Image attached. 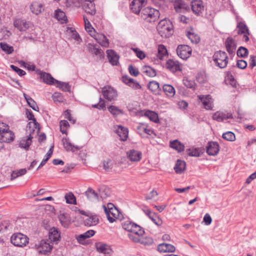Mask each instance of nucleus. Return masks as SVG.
Instances as JSON below:
<instances>
[{
  "label": "nucleus",
  "mask_w": 256,
  "mask_h": 256,
  "mask_svg": "<svg viewBox=\"0 0 256 256\" xmlns=\"http://www.w3.org/2000/svg\"><path fill=\"white\" fill-rule=\"evenodd\" d=\"M170 146L172 148L178 150V152H181L184 150V145L180 142L178 140H174L171 142Z\"/></svg>",
  "instance_id": "nucleus-45"
},
{
  "label": "nucleus",
  "mask_w": 256,
  "mask_h": 256,
  "mask_svg": "<svg viewBox=\"0 0 256 256\" xmlns=\"http://www.w3.org/2000/svg\"><path fill=\"white\" fill-rule=\"evenodd\" d=\"M137 132L140 135H142L144 133L148 135H152L154 133V131L148 128V126L146 124H140L137 126Z\"/></svg>",
  "instance_id": "nucleus-30"
},
{
  "label": "nucleus",
  "mask_w": 256,
  "mask_h": 256,
  "mask_svg": "<svg viewBox=\"0 0 256 256\" xmlns=\"http://www.w3.org/2000/svg\"><path fill=\"white\" fill-rule=\"evenodd\" d=\"M118 134L121 140H126L128 137V131L127 128L119 126L118 129Z\"/></svg>",
  "instance_id": "nucleus-38"
},
{
  "label": "nucleus",
  "mask_w": 256,
  "mask_h": 256,
  "mask_svg": "<svg viewBox=\"0 0 256 256\" xmlns=\"http://www.w3.org/2000/svg\"><path fill=\"white\" fill-rule=\"evenodd\" d=\"M58 219L61 224L64 228H68L70 224V218L67 213H61L58 216Z\"/></svg>",
  "instance_id": "nucleus-29"
},
{
  "label": "nucleus",
  "mask_w": 256,
  "mask_h": 256,
  "mask_svg": "<svg viewBox=\"0 0 256 256\" xmlns=\"http://www.w3.org/2000/svg\"><path fill=\"white\" fill-rule=\"evenodd\" d=\"M52 98L54 102H62L64 100L62 94L58 92H56L52 94Z\"/></svg>",
  "instance_id": "nucleus-61"
},
{
  "label": "nucleus",
  "mask_w": 256,
  "mask_h": 256,
  "mask_svg": "<svg viewBox=\"0 0 256 256\" xmlns=\"http://www.w3.org/2000/svg\"><path fill=\"white\" fill-rule=\"evenodd\" d=\"M140 16L147 22H154L159 18L160 12L154 8L146 7L142 9Z\"/></svg>",
  "instance_id": "nucleus-2"
},
{
  "label": "nucleus",
  "mask_w": 256,
  "mask_h": 256,
  "mask_svg": "<svg viewBox=\"0 0 256 256\" xmlns=\"http://www.w3.org/2000/svg\"><path fill=\"white\" fill-rule=\"evenodd\" d=\"M14 138V133L9 130L8 124L0 122V142L9 143L12 142Z\"/></svg>",
  "instance_id": "nucleus-4"
},
{
  "label": "nucleus",
  "mask_w": 256,
  "mask_h": 256,
  "mask_svg": "<svg viewBox=\"0 0 256 256\" xmlns=\"http://www.w3.org/2000/svg\"><path fill=\"white\" fill-rule=\"evenodd\" d=\"M96 40L102 46L108 48L109 46L108 40L102 34H99Z\"/></svg>",
  "instance_id": "nucleus-36"
},
{
  "label": "nucleus",
  "mask_w": 256,
  "mask_h": 256,
  "mask_svg": "<svg viewBox=\"0 0 256 256\" xmlns=\"http://www.w3.org/2000/svg\"><path fill=\"white\" fill-rule=\"evenodd\" d=\"M0 48L8 54H12L14 50V48L12 46H10L5 42H0Z\"/></svg>",
  "instance_id": "nucleus-49"
},
{
  "label": "nucleus",
  "mask_w": 256,
  "mask_h": 256,
  "mask_svg": "<svg viewBox=\"0 0 256 256\" xmlns=\"http://www.w3.org/2000/svg\"><path fill=\"white\" fill-rule=\"evenodd\" d=\"M148 88L156 94H159L160 90L159 84L156 81L150 82L148 84Z\"/></svg>",
  "instance_id": "nucleus-39"
},
{
  "label": "nucleus",
  "mask_w": 256,
  "mask_h": 256,
  "mask_svg": "<svg viewBox=\"0 0 256 256\" xmlns=\"http://www.w3.org/2000/svg\"><path fill=\"white\" fill-rule=\"evenodd\" d=\"M10 240L15 246L24 247L28 242V238L21 233H17L12 235Z\"/></svg>",
  "instance_id": "nucleus-6"
},
{
  "label": "nucleus",
  "mask_w": 256,
  "mask_h": 256,
  "mask_svg": "<svg viewBox=\"0 0 256 256\" xmlns=\"http://www.w3.org/2000/svg\"><path fill=\"white\" fill-rule=\"evenodd\" d=\"M95 232L94 230H88L82 234L80 235H76L75 237L79 244L84 245L86 244V239L93 236Z\"/></svg>",
  "instance_id": "nucleus-16"
},
{
  "label": "nucleus",
  "mask_w": 256,
  "mask_h": 256,
  "mask_svg": "<svg viewBox=\"0 0 256 256\" xmlns=\"http://www.w3.org/2000/svg\"><path fill=\"white\" fill-rule=\"evenodd\" d=\"M102 92L104 98L108 101L114 100L118 97L116 90L110 86L103 88Z\"/></svg>",
  "instance_id": "nucleus-8"
},
{
  "label": "nucleus",
  "mask_w": 256,
  "mask_h": 256,
  "mask_svg": "<svg viewBox=\"0 0 256 256\" xmlns=\"http://www.w3.org/2000/svg\"><path fill=\"white\" fill-rule=\"evenodd\" d=\"M30 10L32 14L38 15L44 10V4L38 2H34L30 6Z\"/></svg>",
  "instance_id": "nucleus-21"
},
{
  "label": "nucleus",
  "mask_w": 256,
  "mask_h": 256,
  "mask_svg": "<svg viewBox=\"0 0 256 256\" xmlns=\"http://www.w3.org/2000/svg\"><path fill=\"white\" fill-rule=\"evenodd\" d=\"M191 6L192 12L197 15L202 13L204 8L203 2L200 0L192 1L191 2Z\"/></svg>",
  "instance_id": "nucleus-20"
},
{
  "label": "nucleus",
  "mask_w": 256,
  "mask_h": 256,
  "mask_svg": "<svg viewBox=\"0 0 256 256\" xmlns=\"http://www.w3.org/2000/svg\"><path fill=\"white\" fill-rule=\"evenodd\" d=\"M166 68L172 73L182 70V66L180 62L176 60L169 59L166 64Z\"/></svg>",
  "instance_id": "nucleus-11"
},
{
  "label": "nucleus",
  "mask_w": 256,
  "mask_h": 256,
  "mask_svg": "<svg viewBox=\"0 0 256 256\" xmlns=\"http://www.w3.org/2000/svg\"><path fill=\"white\" fill-rule=\"evenodd\" d=\"M24 96L26 99L28 105L32 108L36 112L39 111V108L36 103V102L29 96L26 94H24Z\"/></svg>",
  "instance_id": "nucleus-37"
},
{
  "label": "nucleus",
  "mask_w": 256,
  "mask_h": 256,
  "mask_svg": "<svg viewBox=\"0 0 256 256\" xmlns=\"http://www.w3.org/2000/svg\"><path fill=\"white\" fill-rule=\"evenodd\" d=\"M96 248L98 252L104 254H110L112 252V250L110 246L102 242H97L96 244Z\"/></svg>",
  "instance_id": "nucleus-24"
},
{
  "label": "nucleus",
  "mask_w": 256,
  "mask_h": 256,
  "mask_svg": "<svg viewBox=\"0 0 256 256\" xmlns=\"http://www.w3.org/2000/svg\"><path fill=\"white\" fill-rule=\"evenodd\" d=\"M144 233V230L140 226L136 224L134 226V228H133L131 234H134L139 236H143Z\"/></svg>",
  "instance_id": "nucleus-62"
},
{
  "label": "nucleus",
  "mask_w": 256,
  "mask_h": 256,
  "mask_svg": "<svg viewBox=\"0 0 256 256\" xmlns=\"http://www.w3.org/2000/svg\"><path fill=\"white\" fill-rule=\"evenodd\" d=\"M60 234L58 228L53 227L48 232V241L57 243L60 240Z\"/></svg>",
  "instance_id": "nucleus-18"
},
{
  "label": "nucleus",
  "mask_w": 256,
  "mask_h": 256,
  "mask_svg": "<svg viewBox=\"0 0 256 256\" xmlns=\"http://www.w3.org/2000/svg\"><path fill=\"white\" fill-rule=\"evenodd\" d=\"M88 51L92 54H94L96 56H101L103 55L104 52L96 44H88Z\"/></svg>",
  "instance_id": "nucleus-35"
},
{
  "label": "nucleus",
  "mask_w": 256,
  "mask_h": 256,
  "mask_svg": "<svg viewBox=\"0 0 256 256\" xmlns=\"http://www.w3.org/2000/svg\"><path fill=\"white\" fill-rule=\"evenodd\" d=\"M64 198L67 204H76V198L72 192L66 194Z\"/></svg>",
  "instance_id": "nucleus-50"
},
{
  "label": "nucleus",
  "mask_w": 256,
  "mask_h": 256,
  "mask_svg": "<svg viewBox=\"0 0 256 256\" xmlns=\"http://www.w3.org/2000/svg\"><path fill=\"white\" fill-rule=\"evenodd\" d=\"M225 82L226 84L231 85L232 87H236V82L230 72H228L225 77Z\"/></svg>",
  "instance_id": "nucleus-51"
},
{
  "label": "nucleus",
  "mask_w": 256,
  "mask_h": 256,
  "mask_svg": "<svg viewBox=\"0 0 256 256\" xmlns=\"http://www.w3.org/2000/svg\"><path fill=\"white\" fill-rule=\"evenodd\" d=\"M104 211L108 221L112 223L120 216V212L112 203L108 204L107 206L103 205Z\"/></svg>",
  "instance_id": "nucleus-5"
},
{
  "label": "nucleus",
  "mask_w": 256,
  "mask_h": 256,
  "mask_svg": "<svg viewBox=\"0 0 256 256\" xmlns=\"http://www.w3.org/2000/svg\"><path fill=\"white\" fill-rule=\"evenodd\" d=\"M85 195L92 202H97L99 200L98 194L90 188H88L85 192Z\"/></svg>",
  "instance_id": "nucleus-32"
},
{
  "label": "nucleus",
  "mask_w": 256,
  "mask_h": 256,
  "mask_svg": "<svg viewBox=\"0 0 256 256\" xmlns=\"http://www.w3.org/2000/svg\"><path fill=\"white\" fill-rule=\"evenodd\" d=\"M146 4V0H132L130 4V8L132 12L139 14Z\"/></svg>",
  "instance_id": "nucleus-9"
},
{
  "label": "nucleus",
  "mask_w": 256,
  "mask_h": 256,
  "mask_svg": "<svg viewBox=\"0 0 256 256\" xmlns=\"http://www.w3.org/2000/svg\"><path fill=\"white\" fill-rule=\"evenodd\" d=\"M106 54L109 62L113 66H117L119 62V56L112 50H108Z\"/></svg>",
  "instance_id": "nucleus-22"
},
{
  "label": "nucleus",
  "mask_w": 256,
  "mask_h": 256,
  "mask_svg": "<svg viewBox=\"0 0 256 256\" xmlns=\"http://www.w3.org/2000/svg\"><path fill=\"white\" fill-rule=\"evenodd\" d=\"M126 156L130 161L137 162L141 160L142 154L139 150L132 149L127 152Z\"/></svg>",
  "instance_id": "nucleus-13"
},
{
  "label": "nucleus",
  "mask_w": 256,
  "mask_h": 256,
  "mask_svg": "<svg viewBox=\"0 0 256 256\" xmlns=\"http://www.w3.org/2000/svg\"><path fill=\"white\" fill-rule=\"evenodd\" d=\"M192 50L188 45H179L176 48L178 56L182 60H186L192 54Z\"/></svg>",
  "instance_id": "nucleus-7"
},
{
  "label": "nucleus",
  "mask_w": 256,
  "mask_h": 256,
  "mask_svg": "<svg viewBox=\"0 0 256 256\" xmlns=\"http://www.w3.org/2000/svg\"><path fill=\"white\" fill-rule=\"evenodd\" d=\"M152 221L158 226H160L162 224V220L155 213H153L152 215L149 218Z\"/></svg>",
  "instance_id": "nucleus-59"
},
{
  "label": "nucleus",
  "mask_w": 256,
  "mask_h": 256,
  "mask_svg": "<svg viewBox=\"0 0 256 256\" xmlns=\"http://www.w3.org/2000/svg\"><path fill=\"white\" fill-rule=\"evenodd\" d=\"M238 28V34H250L248 28L244 22H240L238 23L237 25Z\"/></svg>",
  "instance_id": "nucleus-47"
},
{
  "label": "nucleus",
  "mask_w": 256,
  "mask_h": 256,
  "mask_svg": "<svg viewBox=\"0 0 256 256\" xmlns=\"http://www.w3.org/2000/svg\"><path fill=\"white\" fill-rule=\"evenodd\" d=\"M14 24L15 28H17L20 31H26L28 30L30 25L28 22L22 19H16L14 21Z\"/></svg>",
  "instance_id": "nucleus-19"
},
{
  "label": "nucleus",
  "mask_w": 256,
  "mask_h": 256,
  "mask_svg": "<svg viewBox=\"0 0 256 256\" xmlns=\"http://www.w3.org/2000/svg\"><path fill=\"white\" fill-rule=\"evenodd\" d=\"M212 60L215 66L220 68H226L228 62L227 54L222 50L216 52L212 56Z\"/></svg>",
  "instance_id": "nucleus-3"
},
{
  "label": "nucleus",
  "mask_w": 256,
  "mask_h": 256,
  "mask_svg": "<svg viewBox=\"0 0 256 256\" xmlns=\"http://www.w3.org/2000/svg\"><path fill=\"white\" fill-rule=\"evenodd\" d=\"M186 36L192 43L197 44L200 41V38L198 36L194 33L188 32L186 34Z\"/></svg>",
  "instance_id": "nucleus-55"
},
{
  "label": "nucleus",
  "mask_w": 256,
  "mask_h": 256,
  "mask_svg": "<svg viewBox=\"0 0 256 256\" xmlns=\"http://www.w3.org/2000/svg\"><path fill=\"white\" fill-rule=\"evenodd\" d=\"M158 194L156 191L152 190L150 193L147 194L145 196L146 200H154L155 198L157 197Z\"/></svg>",
  "instance_id": "nucleus-64"
},
{
  "label": "nucleus",
  "mask_w": 256,
  "mask_h": 256,
  "mask_svg": "<svg viewBox=\"0 0 256 256\" xmlns=\"http://www.w3.org/2000/svg\"><path fill=\"white\" fill-rule=\"evenodd\" d=\"M144 116L148 118L151 121L157 122L158 121V116L153 111L147 110L144 112Z\"/></svg>",
  "instance_id": "nucleus-48"
},
{
  "label": "nucleus",
  "mask_w": 256,
  "mask_h": 256,
  "mask_svg": "<svg viewBox=\"0 0 256 256\" xmlns=\"http://www.w3.org/2000/svg\"><path fill=\"white\" fill-rule=\"evenodd\" d=\"M222 138L230 142H234L236 140V136L234 132L228 131L222 134Z\"/></svg>",
  "instance_id": "nucleus-54"
},
{
  "label": "nucleus",
  "mask_w": 256,
  "mask_h": 256,
  "mask_svg": "<svg viewBox=\"0 0 256 256\" xmlns=\"http://www.w3.org/2000/svg\"><path fill=\"white\" fill-rule=\"evenodd\" d=\"M186 166V164L184 161L178 160L174 169L177 174H181L185 170Z\"/></svg>",
  "instance_id": "nucleus-41"
},
{
  "label": "nucleus",
  "mask_w": 256,
  "mask_h": 256,
  "mask_svg": "<svg viewBox=\"0 0 256 256\" xmlns=\"http://www.w3.org/2000/svg\"><path fill=\"white\" fill-rule=\"evenodd\" d=\"M108 109L114 118H116L118 116L123 114H124L122 110L114 106H110L108 108Z\"/></svg>",
  "instance_id": "nucleus-43"
},
{
  "label": "nucleus",
  "mask_w": 256,
  "mask_h": 256,
  "mask_svg": "<svg viewBox=\"0 0 256 256\" xmlns=\"http://www.w3.org/2000/svg\"><path fill=\"white\" fill-rule=\"evenodd\" d=\"M56 86L62 89L64 92H70V86L67 82H61L58 80H56Z\"/></svg>",
  "instance_id": "nucleus-52"
},
{
  "label": "nucleus",
  "mask_w": 256,
  "mask_h": 256,
  "mask_svg": "<svg viewBox=\"0 0 256 256\" xmlns=\"http://www.w3.org/2000/svg\"><path fill=\"white\" fill-rule=\"evenodd\" d=\"M82 8L85 12L90 15H94L96 12L95 4L92 2H84Z\"/></svg>",
  "instance_id": "nucleus-26"
},
{
  "label": "nucleus",
  "mask_w": 256,
  "mask_h": 256,
  "mask_svg": "<svg viewBox=\"0 0 256 256\" xmlns=\"http://www.w3.org/2000/svg\"><path fill=\"white\" fill-rule=\"evenodd\" d=\"M163 90L165 94L168 96H174L175 94V90L170 84H165L162 87Z\"/></svg>",
  "instance_id": "nucleus-42"
},
{
  "label": "nucleus",
  "mask_w": 256,
  "mask_h": 256,
  "mask_svg": "<svg viewBox=\"0 0 256 256\" xmlns=\"http://www.w3.org/2000/svg\"><path fill=\"white\" fill-rule=\"evenodd\" d=\"M232 114L226 112L218 111L212 116L213 120L220 122L229 118H232Z\"/></svg>",
  "instance_id": "nucleus-17"
},
{
  "label": "nucleus",
  "mask_w": 256,
  "mask_h": 256,
  "mask_svg": "<svg viewBox=\"0 0 256 256\" xmlns=\"http://www.w3.org/2000/svg\"><path fill=\"white\" fill-rule=\"evenodd\" d=\"M174 6L175 10L178 12H182L189 8L188 4L185 3L182 0H176L174 2Z\"/></svg>",
  "instance_id": "nucleus-28"
},
{
  "label": "nucleus",
  "mask_w": 256,
  "mask_h": 256,
  "mask_svg": "<svg viewBox=\"0 0 256 256\" xmlns=\"http://www.w3.org/2000/svg\"><path fill=\"white\" fill-rule=\"evenodd\" d=\"M54 18H56L58 20L60 21L61 23H64L67 21V18L65 13L60 9L56 10L54 14Z\"/></svg>",
  "instance_id": "nucleus-44"
},
{
  "label": "nucleus",
  "mask_w": 256,
  "mask_h": 256,
  "mask_svg": "<svg viewBox=\"0 0 256 256\" xmlns=\"http://www.w3.org/2000/svg\"><path fill=\"white\" fill-rule=\"evenodd\" d=\"M158 250L160 252H172L175 251L176 248L171 244L163 243L158 245Z\"/></svg>",
  "instance_id": "nucleus-25"
},
{
  "label": "nucleus",
  "mask_w": 256,
  "mask_h": 256,
  "mask_svg": "<svg viewBox=\"0 0 256 256\" xmlns=\"http://www.w3.org/2000/svg\"><path fill=\"white\" fill-rule=\"evenodd\" d=\"M135 224H136L132 222L126 220L122 223V226L124 229L132 233Z\"/></svg>",
  "instance_id": "nucleus-53"
},
{
  "label": "nucleus",
  "mask_w": 256,
  "mask_h": 256,
  "mask_svg": "<svg viewBox=\"0 0 256 256\" xmlns=\"http://www.w3.org/2000/svg\"><path fill=\"white\" fill-rule=\"evenodd\" d=\"M62 142L64 149L67 151H72L74 152L80 149V147L78 146H74L70 143L69 139L68 138H63L62 139Z\"/></svg>",
  "instance_id": "nucleus-27"
},
{
  "label": "nucleus",
  "mask_w": 256,
  "mask_h": 256,
  "mask_svg": "<svg viewBox=\"0 0 256 256\" xmlns=\"http://www.w3.org/2000/svg\"><path fill=\"white\" fill-rule=\"evenodd\" d=\"M132 50L134 52L136 56L140 60H143L146 58L144 52L138 48H132Z\"/></svg>",
  "instance_id": "nucleus-63"
},
{
  "label": "nucleus",
  "mask_w": 256,
  "mask_h": 256,
  "mask_svg": "<svg viewBox=\"0 0 256 256\" xmlns=\"http://www.w3.org/2000/svg\"><path fill=\"white\" fill-rule=\"evenodd\" d=\"M32 131H28L27 132L29 133L26 136L22 138L19 142V147L23 148L28 150L32 144Z\"/></svg>",
  "instance_id": "nucleus-15"
},
{
  "label": "nucleus",
  "mask_w": 256,
  "mask_h": 256,
  "mask_svg": "<svg viewBox=\"0 0 256 256\" xmlns=\"http://www.w3.org/2000/svg\"><path fill=\"white\" fill-rule=\"evenodd\" d=\"M142 70L144 74L150 77H154L156 74V70L150 66H142Z\"/></svg>",
  "instance_id": "nucleus-40"
},
{
  "label": "nucleus",
  "mask_w": 256,
  "mask_h": 256,
  "mask_svg": "<svg viewBox=\"0 0 256 256\" xmlns=\"http://www.w3.org/2000/svg\"><path fill=\"white\" fill-rule=\"evenodd\" d=\"M10 226V224L8 220H2L0 222V232H4L6 230H7Z\"/></svg>",
  "instance_id": "nucleus-60"
},
{
  "label": "nucleus",
  "mask_w": 256,
  "mask_h": 256,
  "mask_svg": "<svg viewBox=\"0 0 256 256\" xmlns=\"http://www.w3.org/2000/svg\"><path fill=\"white\" fill-rule=\"evenodd\" d=\"M60 130L62 133L67 134L66 130L70 126V124L68 121L66 120H62L60 122Z\"/></svg>",
  "instance_id": "nucleus-56"
},
{
  "label": "nucleus",
  "mask_w": 256,
  "mask_h": 256,
  "mask_svg": "<svg viewBox=\"0 0 256 256\" xmlns=\"http://www.w3.org/2000/svg\"><path fill=\"white\" fill-rule=\"evenodd\" d=\"M199 99L201 100L204 108L207 110H212V101L210 95L199 96Z\"/></svg>",
  "instance_id": "nucleus-23"
},
{
  "label": "nucleus",
  "mask_w": 256,
  "mask_h": 256,
  "mask_svg": "<svg viewBox=\"0 0 256 256\" xmlns=\"http://www.w3.org/2000/svg\"><path fill=\"white\" fill-rule=\"evenodd\" d=\"M26 114L29 120H32L33 121L32 122H31L28 123V124L29 126H28H28L26 127V132L32 131V132H34V128H32V130L31 129V126H31L34 125V127L35 128H36V125H37V124H38V123L36 122V118H34V115L31 111H28L26 112Z\"/></svg>",
  "instance_id": "nucleus-33"
},
{
  "label": "nucleus",
  "mask_w": 256,
  "mask_h": 256,
  "mask_svg": "<svg viewBox=\"0 0 256 256\" xmlns=\"http://www.w3.org/2000/svg\"><path fill=\"white\" fill-rule=\"evenodd\" d=\"M26 172L27 170L26 168H22L18 171L13 172L11 174L12 180L25 174L26 173Z\"/></svg>",
  "instance_id": "nucleus-58"
},
{
  "label": "nucleus",
  "mask_w": 256,
  "mask_h": 256,
  "mask_svg": "<svg viewBox=\"0 0 256 256\" xmlns=\"http://www.w3.org/2000/svg\"><path fill=\"white\" fill-rule=\"evenodd\" d=\"M248 51L244 47L240 46L237 51V56L239 57L244 58L248 56Z\"/></svg>",
  "instance_id": "nucleus-57"
},
{
  "label": "nucleus",
  "mask_w": 256,
  "mask_h": 256,
  "mask_svg": "<svg viewBox=\"0 0 256 256\" xmlns=\"http://www.w3.org/2000/svg\"><path fill=\"white\" fill-rule=\"evenodd\" d=\"M225 46L230 56H233L235 54L236 44L232 38L228 37L226 38L225 42Z\"/></svg>",
  "instance_id": "nucleus-12"
},
{
  "label": "nucleus",
  "mask_w": 256,
  "mask_h": 256,
  "mask_svg": "<svg viewBox=\"0 0 256 256\" xmlns=\"http://www.w3.org/2000/svg\"><path fill=\"white\" fill-rule=\"evenodd\" d=\"M168 54V52L166 48L162 44H160L158 47V52L157 54V57L160 60H163L164 57Z\"/></svg>",
  "instance_id": "nucleus-46"
},
{
  "label": "nucleus",
  "mask_w": 256,
  "mask_h": 256,
  "mask_svg": "<svg viewBox=\"0 0 256 256\" xmlns=\"http://www.w3.org/2000/svg\"><path fill=\"white\" fill-rule=\"evenodd\" d=\"M49 241L46 242L45 240H42L38 244H36L38 253L41 254H46L51 251L52 246L50 244Z\"/></svg>",
  "instance_id": "nucleus-10"
},
{
  "label": "nucleus",
  "mask_w": 256,
  "mask_h": 256,
  "mask_svg": "<svg viewBox=\"0 0 256 256\" xmlns=\"http://www.w3.org/2000/svg\"><path fill=\"white\" fill-rule=\"evenodd\" d=\"M99 222L98 216L96 215H91L88 216L84 220L85 226H92L96 225Z\"/></svg>",
  "instance_id": "nucleus-34"
},
{
  "label": "nucleus",
  "mask_w": 256,
  "mask_h": 256,
  "mask_svg": "<svg viewBox=\"0 0 256 256\" xmlns=\"http://www.w3.org/2000/svg\"><path fill=\"white\" fill-rule=\"evenodd\" d=\"M157 30L162 38H169L173 32V26L170 20L164 19L158 24Z\"/></svg>",
  "instance_id": "nucleus-1"
},
{
  "label": "nucleus",
  "mask_w": 256,
  "mask_h": 256,
  "mask_svg": "<svg viewBox=\"0 0 256 256\" xmlns=\"http://www.w3.org/2000/svg\"><path fill=\"white\" fill-rule=\"evenodd\" d=\"M40 78L43 80L44 82L45 83H46L47 84L52 85V84H56V80L52 76L46 72H42L40 74Z\"/></svg>",
  "instance_id": "nucleus-31"
},
{
  "label": "nucleus",
  "mask_w": 256,
  "mask_h": 256,
  "mask_svg": "<svg viewBox=\"0 0 256 256\" xmlns=\"http://www.w3.org/2000/svg\"><path fill=\"white\" fill-rule=\"evenodd\" d=\"M206 152L210 156H216L220 150V146L218 142H208L206 147Z\"/></svg>",
  "instance_id": "nucleus-14"
}]
</instances>
